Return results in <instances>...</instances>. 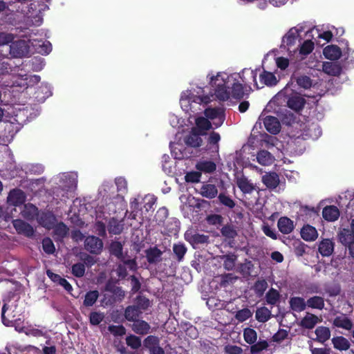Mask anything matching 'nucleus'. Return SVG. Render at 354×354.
<instances>
[{"label":"nucleus","instance_id":"nucleus-56","mask_svg":"<svg viewBox=\"0 0 354 354\" xmlns=\"http://www.w3.org/2000/svg\"><path fill=\"white\" fill-rule=\"evenodd\" d=\"M42 247L44 252L48 254H53L55 250L52 240L49 238H45L43 239Z\"/></svg>","mask_w":354,"mask_h":354},{"label":"nucleus","instance_id":"nucleus-31","mask_svg":"<svg viewBox=\"0 0 354 354\" xmlns=\"http://www.w3.org/2000/svg\"><path fill=\"white\" fill-rule=\"evenodd\" d=\"M331 341L333 347L341 351L348 350L351 346L349 341L342 336L334 337Z\"/></svg>","mask_w":354,"mask_h":354},{"label":"nucleus","instance_id":"nucleus-33","mask_svg":"<svg viewBox=\"0 0 354 354\" xmlns=\"http://www.w3.org/2000/svg\"><path fill=\"white\" fill-rule=\"evenodd\" d=\"M316 340L321 343H324L330 337V330L328 327L319 326L315 331Z\"/></svg>","mask_w":354,"mask_h":354},{"label":"nucleus","instance_id":"nucleus-40","mask_svg":"<svg viewBox=\"0 0 354 354\" xmlns=\"http://www.w3.org/2000/svg\"><path fill=\"white\" fill-rule=\"evenodd\" d=\"M320 320L315 315L307 313L302 319L301 324L306 328H313Z\"/></svg>","mask_w":354,"mask_h":354},{"label":"nucleus","instance_id":"nucleus-46","mask_svg":"<svg viewBox=\"0 0 354 354\" xmlns=\"http://www.w3.org/2000/svg\"><path fill=\"white\" fill-rule=\"evenodd\" d=\"M54 229V234L58 238H63L68 232V228L67 226L62 222L55 223V226L53 228Z\"/></svg>","mask_w":354,"mask_h":354},{"label":"nucleus","instance_id":"nucleus-50","mask_svg":"<svg viewBox=\"0 0 354 354\" xmlns=\"http://www.w3.org/2000/svg\"><path fill=\"white\" fill-rule=\"evenodd\" d=\"M243 337L245 341L250 344H254L257 339V332L252 328H245L243 331Z\"/></svg>","mask_w":354,"mask_h":354},{"label":"nucleus","instance_id":"nucleus-32","mask_svg":"<svg viewBox=\"0 0 354 354\" xmlns=\"http://www.w3.org/2000/svg\"><path fill=\"white\" fill-rule=\"evenodd\" d=\"M200 194L203 197L213 198L216 196L218 190L214 185L205 184L201 187Z\"/></svg>","mask_w":354,"mask_h":354},{"label":"nucleus","instance_id":"nucleus-19","mask_svg":"<svg viewBox=\"0 0 354 354\" xmlns=\"http://www.w3.org/2000/svg\"><path fill=\"white\" fill-rule=\"evenodd\" d=\"M322 70L329 75H339L342 71L341 66L337 63L324 62L321 65Z\"/></svg>","mask_w":354,"mask_h":354},{"label":"nucleus","instance_id":"nucleus-22","mask_svg":"<svg viewBox=\"0 0 354 354\" xmlns=\"http://www.w3.org/2000/svg\"><path fill=\"white\" fill-rule=\"evenodd\" d=\"M322 216L328 221L333 222L339 216L338 208L334 205L326 206L322 211Z\"/></svg>","mask_w":354,"mask_h":354},{"label":"nucleus","instance_id":"nucleus-18","mask_svg":"<svg viewBox=\"0 0 354 354\" xmlns=\"http://www.w3.org/2000/svg\"><path fill=\"white\" fill-rule=\"evenodd\" d=\"M236 185L244 194H250L254 189V184L244 176H237Z\"/></svg>","mask_w":354,"mask_h":354},{"label":"nucleus","instance_id":"nucleus-39","mask_svg":"<svg viewBox=\"0 0 354 354\" xmlns=\"http://www.w3.org/2000/svg\"><path fill=\"white\" fill-rule=\"evenodd\" d=\"M338 238L343 245H348L354 241V234L348 229H343L339 232Z\"/></svg>","mask_w":354,"mask_h":354},{"label":"nucleus","instance_id":"nucleus-36","mask_svg":"<svg viewBox=\"0 0 354 354\" xmlns=\"http://www.w3.org/2000/svg\"><path fill=\"white\" fill-rule=\"evenodd\" d=\"M131 212L129 214V218L131 219H136L139 215L143 216L144 212L139 209V198H135L130 202Z\"/></svg>","mask_w":354,"mask_h":354},{"label":"nucleus","instance_id":"nucleus-35","mask_svg":"<svg viewBox=\"0 0 354 354\" xmlns=\"http://www.w3.org/2000/svg\"><path fill=\"white\" fill-rule=\"evenodd\" d=\"M196 168L200 172L212 173L216 170V164L212 161L202 160L196 164Z\"/></svg>","mask_w":354,"mask_h":354},{"label":"nucleus","instance_id":"nucleus-20","mask_svg":"<svg viewBox=\"0 0 354 354\" xmlns=\"http://www.w3.org/2000/svg\"><path fill=\"white\" fill-rule=\"evenodd\" d=\"M319 252L324 257H329L334 250V243L329 239H323L319 244Z\"/></svg>","mask_w":354,"mask_h":354},{"label":"nucleus","instance_id":"nucleus-16","mask_svg":"<svg viewBox=\"0 0 354 354\" xmlns=\"http://www.w3.org/2000/svg\"><path fill=\"white\" fill-rule=\"evenodd\" d=\"M26 199L25 194L20 189H13L10 192L8 196V202L12 205H19L22 204Z\"/></svg>","mask_w":354,"mask_h":354},{"label":"nucleus","instance_id":"nucleus-51","mask_svg":"<svg viewBox=\"0 0 354 354\" xmlns=\"http://www.w3.org/2000/svg\"><path fill=\"white\" fill-rule=\"evenodd\" d=\"M123 230V225L115 219H112L109 223L108 230L113 234H119Z\"/></svg>","mask_w":354,"mask_h":354},{"label":"nucleus","instance_id":"nucleus-59","mask_svg":"<svg viewBox=\"0 0 354 354\" xmlns=\"http://www.w3.org/2000/svg\"><path fill=\"white\" fill-rule=\"evenodd\" d=\"M110 251L113 255L120 257L122 254V245L120 242L115 241L111 244Z\"/></svg>","mask_w":354,"mask_h":354},{"label":"nucleus","instance_id":"nucleus-29","mask_svg":"<svg viewBox=\"0 0 354 354\" xmlns=\"http://www.w3.org/2000/svg\"><path fill=\"white\" fill-rule=\"evenodd\" d=\"M132 330L137 334L145 335L149 332V324L143 320H136L131 326Z\"/></svg>","mask_w":354,"mask_h":354},{"label":"nucleus","instance_id":"nucleus-10","mask_svg":"<svg viewBox=\"0 0 354 354\" xmlns=\"http://www.w3.org/2000/svg\"><path fill=\"white\" fill-rule=\"evenodd\" d=\"M143 346L149 350V354H165L163 349L159 346V339L156 336H148L144 340Z\"/></svg>","mask_w":354,"mask_h":354},{"label":"nucleus","instance_id":"nucleus-4","mask_svg":"<svg viewBox=\"0 0 354 354\" xmlns=\"http://www.w3.org/2000/svg\"><path fill=\"white\" fill-rule=\"evenodd\" d=\"M304 24H298L297 26L291 28L282 39V45L288 48L290 53H292L290 47L294 46L298 41L299 34L304 31Z\"/></svg>","mask_w":354,"mask_h":354},{"label":"nucleus","instance_id":"nucleus-28","mask_svg":"<svg viewBox=\"0 0 354 354\" xmlns=\"http://www.w3.org/2000/svg\"><path fill=\"white\" fill-rule=\"evenodd\" d=\"M263 183L268 188H275L279 183V176L274 172H270L265 174L262 177Z\"/></svg>","mask_w":354,"mask_h":354},{"label":"nucleus","instance_id":"nucleus-37","mask_svg":"<svg viewBox=\"0 0 354 354\" xmlns=\"http://www.w3.org/2000/svg\"><path fill=\"white\" fill-rule=\"evenodd\" d=\"M196 129L200 131L202 135L205 134V131L211 129L212 124L207 118L198 117L196 119Z\"/></svg>","mask_w":354,"mask_h":354},{"label":"nucleus","instance_id":"nucleus-9","mask_svg":"<svg viewBox=\"0 0 354 354\" xmlns=\"http://www.w3.org/2000/svg\"><path fill=\"white\" fill-rule=\"evenodd\" d=\"M313 49L314 43L310 40H306L299 50L297 49L292 51L294 53V55H295L296 57L295 59H291V60H294L295 62L301 61L307 55L310 54Z\"/></svg>","mask_w":354,"mask_h":354},{"label":"nucleus","instance_id":"nucleus-12","mask_svg":"<svg viewBox=\"0 0 354 354\" xmlns=\"http://www.w3.org/2000/svg\"><path fill=\"white\" fill-rule=\"evenodd\" d=\"M37 221L44 227L50 230L55 226L57 218L50 212H41L37 217Z\"/></svg>","mask_w":354,"mask_h":354},{"label":"nucleus","instance_id":"nucleus-14","mask_svg":"<svg viewBox=\"0 0 354 354\" xmlns=\"http://www.w3.org/2000/svg\"><path fill=\"white\" fill-rule=\"evenodd\" d=\"M185 239L189 242L194 248L199 244L207 242L208 236L204 234L195 233L193 231H187L185 234Z\"/></svg>","mask_w":354,"mask_h":354},{"label":"nucleus","instance_id":"nucleus-45","mask_svg":"<svg viewBox=\"0 0 354 354\" xmlns=\"http://www.w3.org/2000/svg\"><path fill=\"white\" fill-rule=\"evenodd\" d=\"M307 306L313 308L322 309L324 306V299L321 297L315 296L308 299Z\"/></svg>","mask_w":354,"mask_h":354},{"label":"nucleus","instance_id":"nucleus-43","mask_svg":"<svg viewBox=\"0 0 354 354\" xmlns=\"http://www.w3.org/2000/svg\"><path fill=\"white\" fill-rule=\"evenodd\" d=\"M255 317L259 322H266L270 318L271 311L266 307L259 308L256 311Z\"/></svg>","mask_w":354,"mask_h":354},{"label":"nucleus","instance_id":"nucleus-48","mask_svg":"<svg viewBox=\"0 0 354 354\" xmlns=\"http://www.w3.org/2000/svg\"><path fill=\"white\" fill-rule=\"evenodd\" d=\"M126 344L133 349H138L142 345L141 339L134 335L127 336Z\"/></svg>","mask_w":354,"mask_h":354},{"label":"nucleus","instance_id":"nucleus-47","mask_svg":"<svg viewBox=\"0 0 354 354\" xmlns=\"http://www.w3.org/2000/svg\"><path fill=\"white\" fill-rule=\"evenodd\" d=\"M143 207L146 212H149L153 209V205L156 203V198L153 195H146L142 199Z\"/></svg>","mask_w":354,"mask_h":354},{"label":"nucleus","instance_id":"nucleus-53","mask_svg":"<svg viewBox=\"0 0 354 354\" xmlns=\"http://www.w3.org/2000/svg\"><path fill=\"white\" fill-rule=\"evenodd\" d=\"M14 114V121L17 122V125L22 124L26 121L27 111L25 109H19V111L15 113V111L12 112Z\"/></svg>","mask_w":354,"mask_h":354},{"label":"nucleus","instance_id":"nucleus-13","mask_svg":"<svg viewBox=\"0 0 354 354\" xmlns=\"http://www.w3.org/2000/svg\"><path fill=\"white\" fill-rule=\"evenodd\" d=\"M202 134L198 132L196 128H193L192 131L185 136L184 141L185 144L192 147H198L201 145L203 140L201 137Z\"/></svg>","mask_w":354,"mask_h":354},{"label":"nucleus","instance_id":"nucleus-61","mask_svg":"<svg viewBox=\"0 0 354 354\" xmlns=\"http://www.w3.org/2000/svg\"><path fill=\"white\" fill-rule=\"evenodd\" d=\"M109 331L114 335L122 336L125 334L126 329L122 326L111 325L109 326Z\"/></svg>","mask_w":354,"mask_h":354},{"label":"nucleus","instance_id":"nucleus-64","mask_svg":"<svg viewBox=\"0 0 354 354\" xmlns=\"http://www.w3.org/2000/svg\"><path fill=\"white\" fill-rule=\"evenodd\" d=\"M309 132L308 135L313 139H317L322 134V131L320 128L317 124H312L309 129Z\"/></svg>","mask_w":354,"mask_h":354},{"label":"nucleus","instance_id":"nucleus-62","mask_svg":"<svg viewBox=\"0 0 354 354\" xmlns=\"http://www.w3.org/2000/svg\"><path fill=\"white\" fill-rule=\"evenodd\" d=\"M135 306H138V308L142 312L149 307L150 301L148 299L144 297H138L137 304Z\"/></svg>","mask_w":354,"mask_h":354},{"label":"nucleus","instance_id":"nucleus-41","mask_svg":"<svg viewBox=\"0 0 354 354\" xmlns=\"http://www.w3.org/2000/svg\"><path fill=\"white\" fill-rule=\"evenodd\" d=\"M142 314V311L138 308V306H128L124 313L125 318L129 321L135 322L138 320L137 318Z\"/></svg>","mask_w":354,"mask_h":354},{"label":"nucleus","instance_id":"nucleus-42","mask_svg":"<svg viewBox=\"0 0 354 354\" xmlns=\"http://www.w3.org/2000/svg\"><path fill=\"white\" fill-rule=\"evenodd\" d=\"M290 305L292 310L301 312L306 308L307 304L303 298L295 297L290 299Z\"/></svg>","mask_w":354,"mask_h":354},{"label":"nucleus","instance_id":"nucleus-7","mask_svg":"<svg viewBox=\"0 0 354 354\" xmlns=\"http://www.w3.org/2000/svg\"><path fill=\"white\" fill-rule=\"evenodd\" d=\"M205 115L208 120H212L213 125L216 128L221 127L225 120L224 111L218 108L206 109L205 110Z\"/></svg>","mask_w":354,"mask_h":354},{"label":"nucleus","instance_id":"nucleus-8","mask_svg":"<svg viewBox=\"0 0 354 354\" xmlns=\"http://www.w3.org/2000/svg\"><path fill=\"white\" fill-rule=\"evenodd\" d=\"M85 249L92 254H100L103 248L102 241L95 236H88L84 240Z\"/></svg>","mask_w":354,"mask_h":354},{"label":"nucleus","instance_id":"nucleus-38","mask_svg":"<svg viewBox=\"0 0 354 354\" xmlns=\"http://www.w3.org/2000/svg\"><path fill=\"white\" fill-rule=\"evenodd\" d=\"M259 77L262 84L273 86L277 83V80L275 75L269 71H264L260 74Z\"/></svg>","mask_w":354,"mask_h":354},{"label":"nucleus","instance_id":"nucleus-60","mask_svg":"<svg viewBox=\"0 0 354 354\" xmlns=\"http://www.w3.org/2000/svg\"><path fill=\"white\" fill-rule=\"evenodd\" d=\"M297 82L299 86L304 88H309L312 86L310 78L306 75L299 77L297 80Z\"/></svg>","mask_w":354,"mask_h":354},{"label":"nucleus","instance_id":"nucleus-49","mask_svg":"<svg viewBox=\"0 0 354 354\" xmlns=\"http://www.w3.org/2000/svg\"><path fill=\"white\" fill-rule=\"evenodd\" d=\"M98 297H99L98 291H97V290L89 291L85 295V299L84 301V306H93L97 301Z\"/></svg>","mask_w":354,"mask_h":354},{"label":"nucleus","instance_id":"nucleus-21","mask_svg":"<svg viewBox=\"0 0 354 354\" xmlns=\"http://www.w3.org/2000/svg\"><path fill=\"white\" fill-rule=\"evenodd\" d=\"M324 55L331 60L338 59L342 55L341 49L336 45H329L324 48Z\"/></svg>","mask_w":354,"mask_h":354},{"label":"nucleus","instance_id":"nucleus-58","mask_svg":"<svg viewBox=\"0 0 354 354\" xmlns=\"http://www.w3.org/2000/svg\"><path fill=\"white\" fill-rule=\"evenodd\" d=\"M201 177V173L198 171L188 172L185 176V180L188 183H198Z\"/></svg>","mask_w":354,"mask_h":354},{"label":"nucleus","instance_id":"nucleus-55","mask_svg":"<svg viewBox=\"0 0 354 354\" xmlns=\"http://www.w3.org/2000/svg\"><path fill=\"white\" fill-rule=\"evenodd\" d=\"M252 313L248 308H243L239 310L236 314V319L241 322H243L252 316Z\"/></svg>","mask_w":354,"mask_h":354},{"label":"nucleus","instance_id":"nucleus-52","mask_svg":"<svg viewBox=\"0 0 354 354\" xmlns=\"http://www.w3.org/2000/svg\"><path fill=\"white\" fill-rule=\"evenodd\" d=\"M279 299V292L274 289L271 288L266 294V301L268 304L274 305L277 303Z\"/></svg>","mask_w":354,"mask_h":354},{"label":"nucleus","instance_id":"nucleus-11","mask_svg":"<svg viewBox=\"0 0 354 354\" xmlns=\"http://www.w3.org/2000/svg\"><path fill=\"white\" fill-rule=\"evenodd\" d=\"M30 48L35 51L41 55H48L52 50L51 44L49 41L31 39L28 41Z\"/></svg>","mask_w":354,"mask_h":354},{"label":"nucleus","instance_id":"nucleus-54","mask_svg":"<svg viewBox=\"0 0 354 354\" xmlns=\"http://www.w3.org/2000/svg\"><path fill=\"white\" fill-rule=\"evenodd\" d=\"M72 273L77 277H82L85 273V266L84 263H77L72 266Z\"/></svg>","mask_w":354,"mask_h":354},{"label":"nucleus","instance_id":"nucleus-24","mask_svg":"<svg viewBox=\"0 0 354 354\" xmlns=\"http://www.w3.org/2000/svg\"><path fill=\"white\" fill-rule=\"evenodd\" d=\"M301 236L302 239L306 241H313L317 238L318 233L315 227L307 225L302 227Z\"/></svg>","mask_w":354,"mask_h":354},{"label":"nucleus","instance_id":"nucleus-25","mask_svg":"<svg viewBox=\"0 0 354 354\" xmlns=\"http://www.w3.org/2000/svg\"><path fill=\"white\" fill-rule=\"evenodd\" d=\"M287 103L289 108L297 111L303 108L305 100L301 96L295 94L288 99Z\"/></svg>","mask_w":354,"mask_h":354},{"label":"nucleus","instance_id":"nucleus-23","mask_svg":"<svg viewBox=\"0 0 354 354\" xmlns=\"http://www.w3.org/2000/svg\"><path fill=\"white\" fill-rule=\"evenodd\" d=\"M277 227L281 233L290 234L294 229L293 221L288 217H281L277 222Z\"/></svg>","mask_w":354,"mask_h":354},{"label":"nucleus","instance_id":"nucleus-57","mask_svg":"<svg viewBox=\"0 0 354 354\" xmlns=\"http://www.w3.org/2000/svg\"><path fill=\"white\" fill-rule=\"evenodd\" d=\"M173 250H174V252L175 253V254L177 256L178 259L179 261H180L183 258V257L187 251V249L183 244L178 243V244H175L174 245Z\"/></svg>","mask_w":354,"mask_h":354},{"label":"nucleus","instance_id":"nucleus-44","mask_svg":"<svg viewBox=\"0 0 354 354\" xmlns=\"http://www.w3.org/2000/svg\"><path fill=\"white\" fill-rule=\"evenodd\" d=\"M162 252L156 248H150L147 251V258L149 263H156L160 259Z\"/></svg>","mask_w":354,"mask_h":354},{"label":"nucleus","instance_id":"nucleus-15","mask_svg":"<svg viewBox=\"0 0 354 354\" xmlns=\"http://www.w3.org/2000/svg\"><path fill=\"white\" fill-rule=\"evenodd\" d=\"M13 226L19 234H22L26 236H31L34 234L32 227L22 220H14Z\"/></svg>","mask_w":354,"mask_h":354},{"label":"nucleus","instance_id":"nucleus-26","mask_svg":"<svg viewBox=\"0 0 354 354\" xmlns=\"http://www.w3.org/2000/svg\"><path fill=\"white\" fill-rule=\"evenodd\" d=\"M257 162L263 166L270 165L274 162V158L270 152L261 150L257 155Z\"/></svg>","mask_w":354,"mask_h":354},{"label":"nucleus","instance_id":"nucleus-27","mask_svg":"<svg viewBox=\"0 0 354 354\" xmlns=\"http://www.w3.org/2000/svg\"><path fill=\"white\" fill-rule=\"evenodd\" d=\"M46 274L53 282L58 283L68 292L72 290L71 285L66 279L62 278L59 274H55L49 270L46 271Z\"/></svg>","mask_w":354,"mask_h":354},{"label":"nucleus","instance_id":"nucleus-30","mask_svg":"<svg viewBox=\"0 0 354 354\" xmlns=\"http://www.w3.org/2000/svg\"><path fill=\"white\" fill-rule=\"evenodd\" d=\"M333 324L336 327L342 328L346 330H351L353 327L352 321L345 315H341L336 317L333 320Z\"/></svg>","mask_w":354,"mask_h":354},{"label":"nucleus","instance_id":"nucleus-34","mask_svg":"<svg viewBox=\"0 0 354 354\" xmlns=\"http://www.w3.org/2000/svg\"><path fill=\"white\" fill-rule=\"evenodd\" d=\"M21 215L24 218L28 220H32L38 215V209L32 204H26L24 206L23 210L21 211Z\"/></svg>","mask_w":354,"mask_h":354},{"label":"nucleus","instance_id":"nucleus-3","mask_svg":"<svg viewBox=\"0 0 354 354\" xmlns=\"http://www.w3.org/2000/svg\"><path fill=\"white\" fill-rule=\"evenodd\" d=\"M39 81V75H28L23 69L18 68L17 71L12 76L11 86L24 91L28 86H32L37 84Z\"/></svg>","mask_w":354,"mask_h":354},{"label":"nucleus","instance_id":"nucleus-2","mask_svg":"<svg viewBox=\"0 0 354 354\" xmlns=\"http://www.w3.org/2000/svg\"><path fill=\"white\" fill-rule=\"evenodd\" d=\"M59 187L55 191V196L60 200L73 198L77 187V176L75 173H64L59 174Z\"/></svg>","mask_w":354,"mask_h":354},{"label":"nucleus","instance_id":"nucleus-17","mask_svg":"<svg viewBox=\"0 0 354 354\" xmlns=\"http://www.w3.org/2000/svg\"><path fill=\"white\" fill-rule=\"evenodd\" d=\"M264 126L268 131L272 134H277L279 132L281 125L277 118L273 116H267L263 120Z\"/></svg>","mask_w":354,"mask_h":354},{"label":"nucleus","instance_id":"nucleus-6","mask_svg":"<svg viewBox=\"0 0 354 354\" xmlns=\"http://www.w3.org/2000/svg\"><path fill=\"white\" fill-rule=\"evenodd\" d=\"M99 194L104 198V201L108 206H110L113 202L112 199L115 198L118 201H121L122 198L115 193V188L113 185L108 182L104 183L99 190Z\"/></svg>","mask_w":354,"mask_h":354},{"label":"nucleus","instance_id":"nucleus-63","mask_svg":"<svg viewBox=\"0 0 354 354\" xmlns=\"http://www.w3.org/2000/svg\"><path fill=\"white\" fill-rule=\"evenodd\" d=\"M14 35L11 33L0 32V46L6 45L12 42Z\"/></svg>","mask_w":354,"mask_h":354},{"label":"nucleus","instance_id":"nucleus-1","mask_svg":"<svg viewBox=\"0 0 354 354\" xmlns=\"http://www.w3.org/2000/svg\"><path fill=\"white\" fill-rule=\"evenodd\" d=\"M257 71L244 68L241 73H228L213 71L207 75V81L212 91L205 94L204 88L197 87L182 92L180 104L182 109L189 113L195 114L204 106L212 101L214 96L219 101L231 99L240 100L243 97V86L254 84L259 88L257 82Z\"/></svg>","mask_w":354,"mask_h":354},{"label":"nucleus","instance_id":"nucleus-5","mask_svg":"<svg viewBox=\"0 0 354 354\" xmlns=\"http://www.w3.org/2000/svg\"><path fill=\"white\" fill-rule=\"evenodd\" d=\"M30 46L26 40L13 42L10 46V55L14 58H21L28 55Z\"/></svg>","mask_w":354,"mask_h":354}]
</instances>
